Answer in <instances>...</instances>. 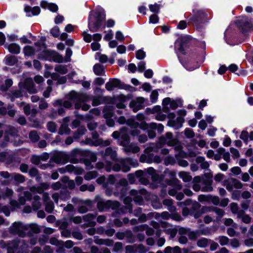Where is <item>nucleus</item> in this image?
I'll return each instance as SVG.
<instances>
[{"instance_id":"nucleus-5","label":"nucleus","mask_w":253,"mask_h":253,"mask_svg":"<svg viewBox=\"0 0 253 253\" xmlns=\"http://www.w3.org/2000/svg\"><path fill=\"white\" fill-rule=\"evenodd\" d=\"M28 247V245L25 240L15 239L9 241L7 253H23Z\"/></svg>"},{"instance_id":"nucleus-31","label":"nucleus","mask_w":253,"mask_h":253,"mask_svg":"<svg viewBox=\"0 0 253 253\" xmlns=\"http://www.w3.org/2000/svg\"><path fill=\"white\" fill-rule=\"evenodd\" d=\"M129 125L132 128H137L139 127L140 128L143 130L150 128L149 124H147L145 122H142L140 124H139L137 122H135L134 121H131L129 123Z\"/></svg>"},{"instance_id":"nucleus-11","label":"nucleus","mask_w":253,"mask_h":253,"mask_svg":"<svg viewBox=\"0 0 253 253\" xmlns=\"http://www.w3.org/2000/svg\"><path fill=\"white\" fill-rule=\"evenodd\" d=\"M120 164H121L122 170L124 172L129 171L130 170V167H136L138 165L137 160L131 158L121 160Z\"/></svg>"},{"instance_id":"nucleus-39","label":"nucleus","mask_w":253,"mask_h":253,"mask_svg":"<svg viewBox=\"0 0 253 253\" xmlns=\"http://www.w3.org/2000/svg\"><path fill=\"white\" fill-rule=\"evenodd\" d=\"M95 218V215L92 213H88L83 216V218L84 220L88 222L89 223L87 224L86 226H92L93 227L95 225V222L90 221L91 220Z\"/></svg>"},{"instance_id":"nucleus-27","label":"nucleus","mask_w":253,"mask_h":253,"mask_svg":"<svg viewBox=\"0 0 253 253\" xmlns=\"http://www.w3.org/2000/svg\"><path fill=\"white\" fill-rule=\"evenodd\" d=\"M116 191L113 193L115 196L123 199L126 195L128 191L127 187L120 186V187H116Z\"/></svg>"},{"instance_id":"nucleus-59","label":"nucleus","mask_w":253,"mask_h":253,"mask_svg":"<svg viewBox=\"0 0 253 253\" xmlns=\"http://www.w3.org/2000/svg\"><path fill=\"white\" fill-rule=\"evenodd\" d=\"M122 199H123L124 203L127 206L126 209L129 210V212H131L132 211V207L131 205V198L129 197H125Z\"/></svg>"},{"instance_id":"nucleus-26","label":"nucleus","mask_w":253,"mask_h":253,"mask_svg":"<svg viewBox=\"0 0 253 253\" xmlns=\"http://www.w3.org/2000/svg\"><path fill=\"white\" fill-rule=\"evenodd\" d=\"M11 181H13L15 185H18L25 181V177L20 173H12Z\"/></svg>"},{"instance_id":"nucleus-52","label":"nucleus","mask_w":253,"mask_h":253,"mask_svg":"<svg viewBox=\"0 0 253 253\" xmlns=\"http://www.w3.org/2000/svg\"><path fill=\"white\" fill-rule=\"evenodd\" d=\"M54 70L56 72L61 74H66L68 72V69L65 65H56Z\"/></svg>"},{"instance_id":"nucleus-38","label":"nucleus","mask_w":253,"mask_h":253,"mask_svg":"<svg viewBox=\"0 0 253 253\" xmlns=\"http://www.w3.org/2000/svg\"><path fill=\"white\" fill-rule=\"evenodd\" d=\"M145 171L151 176V178L153 181H157L159 180V176L153 168L150 167L147 169H145Z\"/></svg>"},{"instance_id":"nucleus-17","label":"nucleus","mask_w":253,"mask_h":253,"mask_svg":"<svg viewBox=\"0 0 253 253\" xmlns=\"http://www.w3.org/2000/svg\"><path fill=\"white\" fill-rule=\"evenodd\" d=\"M207 14L202 10H198L191 19V21L193 22L194 24L197 26L200 24L204 23L207 21Z\"/></svg>"},{"instance_id":"nucleus-15","label":"nucleus","mask_w":253,"mask_h":253,"mask_svg":"<svg viewBox=\"0 0 253 253\" xmlns=\"http://www.w3.org/2000/svg\"><path fill=\"white\" fill-rule=\"evenodd\" d=\"M223 185L228 191H232L233 188L241 189L243 187L242 183L234 178H230L225 180L223 182Z\"/></svg>"},{"instance_id":"nucleus-63","label":"nucleus","mask_w":253,"mask_h":253,"mask_svg":"<svg viewBox=\"0 0 253 253\" xmlns=\"http://www.w3.org/2000/svg\"><path fill=\"white\" fill-rule=\"evenodd\" d=\"M218 241L219 244L223 246L229 243V239L226 236H221L218 237Z\"/></svg>"},{"instance_id":"nucleus-19","label":"nucleus","mask_w":253,"mask_h":253,"mask_svg":"<svg viewBox=\"0 0 253 253\" xmlns=\"http://www.w3.org/2000/svg\"><path fill=\"white\" fill-rule=\"evenodd\" d=\"M26 236H32L34 234H38L41 232L40 226L36 223L25 224Z\"/></svg>"},{"instance_id":"nucleus-24","label":"nucleus","mask_w":253,"mask_h":253,"mask_svg":"<svg viewBox=\"0 0 253 253\" xmlns=\"http://www.w3.org/2000/svg\"><path fill=\"white\" fill-rule=\"evenodd\" d=\"M25 86L28 92L31 94L36 93L37 92V89L32 79H28L26 80Z\"/></svg>"},{"instance_id":"nucleus-50","label":"nucleus","mask_w":253,"mask_h":253,"mask_svg":"<svg viewBox=\"0 0 253 253\" xmlns=\"http://www.w3.org/2000/svg\"><path fill=\"white\" fill-rule=\"evenodd\" d=\"M102 139L93 140L90 138H87L84 141V143L90 146H99L101 144Z\"/></svg>"},{"instance_id":"nucleus-48","label":"nucleus","mask_w":253,"mask_h":253,"mask_svg":"<svg viewBox=\"0 0 253 253\" xmlns=\"http://www.w3.org/2000/svg\"><path fill=\"white\" fill-rule=\"evenodd\" d=\"M51 60L57 63H62L63 62V58L58 53L53 51L51 56Z\"/></svg>"},{"instance_id":"nucleus-36","label":"nucleus","mask_w":253,"mask_h":253,"mask_svg":"<svg viewBox=\"0 0 253 253\" xmlns=\"http://www.w3.org/2000/svg\"><path fill=\"white\" fill-rule=\"evenodd\" d=\"M124 147V150L125 152L126 153H129V152H132L133 153H136L138 152L140 150L139 147L136 146H133L132 145H127L126 146H123Z\"/></svg>"},{"instance_id":"nucleus-29","label":"nucleus","mask_w":253,"mask_h":253,"mask_svg":"<svg viewBox=\"0 0 253 253\" xmlns=\"http://www.w3.org/2000/svg\"><path fill=\"white\" fill-rule=\"evenodd\" d=\"M4 132L6 135H10L13 137H17L19 135L18 130L15 127L8 126L4 130Z\"/></svg>"},{"instance_id":"nucleus-6","label":"nucleus","mask_w":253,"mask_h":253,"mask_svg":"<svg viewBox=\"0 0 253 253\" xmlns=\"http://www.w3.org/2000/svg\"><path fill=\"white\" fill-rule=\"evenodd\" d=\"M120 204L117 201L101 200L97 202V207L99 211H107L110 209L115 210L118 209Z\"/></svg>"},{"instance_id":"nucleus-42","label":"nucleus","mask_w":253,"mask_h":253,"mask_svg":"<svg viewBox=\"0 0 253 253\" xmlns=\"http://www.w3.org/2000/svg\"><path fill=\"white\" fill-rule=\"evenodd\" d=\"M9 51L13 54H17L20 53V47L16 43H11L8 46Z\"/></svg>"},{"instance_id":"nucleus-45","label":"nucleus","mask_w":253,"mask_h":253,"mask_svg":"<svg viewBox=\"0 0 253 253\" xmlns=\"http://www.w3.org/2000/svg\"><path fill=\"white\" fill-rule=\"evenodd\" d=\"M210 242H211V239L201 238L197 241V245L200 248H205L208 246Z\"/></svg>"},{"instance_id":"nucleus-40","label":"nucleus","mask_w":253,"mask_h":253,"mask_svg":"<svg viewBox=\"0 0 253 253\" xmlns=\"http://www.w3.org/2000/svg\"><path fill=\"white\" fill-rule=\"evenodd\" d=\"M197 233L199 236L201 235L208 236L211 234V227H206L197 230Z\"/></svg>"},{"instance_id":"nucleus-55","label":"nucleus","mask_w":253,"mask_h":253,"mask_svg":"<svg viewBox=\"0 0 253 253\" xmlns=\"http://www.w3.org/2000/svg\"><path fill=\"white\" fill-rule=\"evenodd\" d=\"M29 174L31 177H36L37 179L41 178L39 174V170L35 167L32 168L29 171Z\"/></svg>"},{"instance_id":"nucleus-33","label":"nucleus","mask_w":253,"mask_h":253,"mask_svg":"<svg viewBox=\"0 0 253 253\" xmlns=\"http://www.w3.org/2000/svg\"><path fill=\"white\" fill-rule=\"evenodd\" d=\"M114 109L113 106H106L103 110L104 118L108 119L112 118L113 116V110Z\"/></svg>"},{"instance_id":"nucleus-61","label":"nucleus","mask_w":253,"mask_h":253,"mask_svg":"<svg viewBox=\"0 0 253 253\" xmlns=\"http://www.w3.org/2000/svg\"><path fill=\"white\" fill-rule=\"evenodd\" d=\"M45 205V210L48 213H51L54 210V204L52 201H48L44 204Z\"/></svg>"},{"instance_id":"nucleus-1","label":"nucleus","mask_w":253,"mask_h":253,"mask_svg":"<svg viewBox=\"0 0 253 253\" xmlns=\"http://www.w3.org/2000/svg\"><path fill=\"white\" fill-rule=\"evenodd\" d=\"M104 10H98L93 14H90L88 17V27L92 32L98 31L105 19Z\"/></svg>"},{"instance_id":"nucleus-20","label":"nucleus","mask_w":253,"mask_h":253,"mask_svg":"<svg viewBox=\"0 0 253 253\" xmlns=\"http://www.w3.org/2000/svg\"><path fill=\"white\" fill-rule=\"evenodd\" d=\"M170 179H166L167 183L172 186H174L177 189L181 190L182 185L180 184V181L175 178L176 172L174 171H171L169 172Z\"/></svg>"},{"instance_id":"nucleus-51","label":"nucleus","mask_w":253,"mask_h":253,"mask_svg":"<svg viewBox=\"0 0 253 253\" xmlns=\"http://www.w3.org/2000/svg\"><path fill=\"white\" fill-rule=\"evenodd\" d=\"M179 176L180 178H182L184 182H189L192 179V176L189 174V173L185 171H180L179 173Z\"/></svg>"},{"instance_id":"nucleus-12","label":"nucleus","mask_w":253,"mask_h":253,"mask_svg":"<svg viewBox=\"0 0 253 253\" xmlns=\"http://www.w3.org/2000/svg\"><path fill=\"white\" fill-rule=\"evenodd\" d=\"M145 99L142 97H137L132 100L129 103V107L133 112H136L144 107Z\"/></svg>"},{"instance_id":"nucleus-10","label":"nucleus","mask_w":253,"mask_h":253,"mask_svg":"<svg viewBox=\"0 0 253 253\" xmlns=\"http://www.w3.org/2000/svg\"><path fill=\"white\" fill-rule=\"evenodd\" d=\"M25 224L20 222H15L9 228V232L13 235H18L20 237L26 236Z\"/></svg>"},{"instance_id":"nucleus-21","label":"nucleus","mask_w":253,"mask_h":253,"mask_svg":"<svg viewBox=\"0 0 253 253\" xmlns=\"http://www.w3.org/2000/svg\"><path fill=\"white\" fill-rule=\"evenodd\" d=\"M120 140H118V143L121 146H126L129 144L130 138L128 133L127 132V129L123 127L121 129V135Z\"/></svg>"},{"instance_id":"nucleus-4","label":"nucleus","mask_w":253,"mask_h":253,"mask_svg":"<svg viewBox=\"0 0 253 253\" xmlns=\"http://www.w3.org/2000/svg\"><path fill=\"white\" fill-rule=\"evenodd\" d=\"M200 208L201 205L195 201L190 207H185L183 209L182 214L184 216L188 215H193L195 218H198L206 212V207H203L201 209Z\"/></svg>"},{"instance_id":"nucleus-34","label":"nucleus","mask_w":253,"mask_h":253,"mask_svg":"<svg viewBox=\"0 0 253 253\" xmlns=\"http://www.w3.org/2000/svg\"><path fill=\"white\" fill-rule=\"evenodd\" d=\"M29 138L33 143L38 142L40 139L39 133L37 130H31L29 134Z\"/></svg>"},{"instance_id":"nucleus-28","label":"nucleus","mask_w":253,"mask_h":253,"mask_svg":"<svg viewBox=\"0 0 253 253\" xmlns=\"http://www.w3.org/2000/svg\"><path fill=\"white\" fill-rule=\"evenodd\" d=\"M94 73L97 76H104L105 70L104 67L102 65L97 63L95 64L93 67Z\"/></svg>"},{"instance_id":"nucleus-32","label":"nucleus","mask_w":253,"mask_h":253,"mask_svg":"<svg viewBox=\"0 0 253 253\" xmlns=\"http://www.w3.org/2000/svg\"><path fill=\"white\" fill-rule=\"evenodd\" d=\"M53 105L54 107H61L63 106L66 108L69 109L70 108L72 105V103L69 101H63L61 99H58L55 100Z\"/></svg>"},{"instance_id":"nucleus-18","label":"nucleus","mask_w":253,"mask_h":253,"mask_svg":"<svg viewBox=\"0 0 253 253\" xmlns=\"http://www.w3.org/2000/svg\"><path fill=\"white\" fill-rule=\"evenodd\" d=\"M69 156L63 152L55 154L51 158V160L57 164H65L68 161Z\"/></svg>"},{"instance_id":"nucleus-2","label":"nucleus","mask_w":253,"mask_h":253,"mask_svg":"<svg viewBox=\"0 0 253 253\" xmlns=\"http://www.w3.org/2000/svg\"><path fill=\"white\" fill-rule=\"evenodd\" d=\"M69 98L75 103V108L76 110L82 108L84 111H87L90 107V105L84 103L89 99L88 96L85 94L72 91L69 94Z\"/></svg>"},{"instance_id":"nucleus-7","label":"nucleus","mask_w":253,"mask_h":253,"mask_svg":"<svg viewBox=\"0 0 253 253\" xmlns=\"http://www.w3.org/2000/svg\"><path fill=\"white\" fill-rule=\"evenodd\" d=\"M103 159L106 161L108 165H111V161H117L118 160L117 154L115 150L109 147L105 149L104 151L100 153Z\"/></svg>"},{"instance_id":"nucleus-8","label":"nucleus","mask_w":253,"mask_h":253,"mask_svg":"<svg viewBox=\"0 0 253 253\" xmlns=\"http://www.w3.org/2000/svg\"><path fill=\"white\" fill-rule=\"evenodd\" d=\"M32 199V195L29 192H25L23 196H21L19 198V202L16 200H11L10 201V204L12 207V210H15L16 209H20V206L24 205L26 201H31Z\"/></svg>"},{"instance_id":"nucleus-3","label":"nucleus","mask_w":253,"mask_h":253,"mask_svg":"<svg viewBox=\"0 0 253 253\" xmlns=\"http://www.w3.org/2000/svg\"><path fill=\"white\" fill-rule=\"evenodd\" d=\"M160 146H164L167 144L169 146L174 147V149L177 152L182 151L183 147L179 140L174 137L173 134L170 132H167L165 135H162L159 139Z\"/></svg>"},{"instance_id":"nucleus-43","label":"nucleus","mask_w":253,"mask_h":253,"mask_svg":"<svg viewBox=\"0 0 253 253\" xmlns=\"http://www.w3.org/2000/svg\"><path fill=\"white\" fill-rule=\"evenodd\" d=\"M163 146H160V143L159 141L158 143L153 144L151 146L148 147L146 149V152H148L149 153H151L152 152H158L160 148H162Z\"/></svg>"},{"instance_id":"nucleus-41","label":"nucleus","mask_w":253,"mask_h":253,"mask_svg":"<svg viewBox=\"0 0 253 253\" xmlns=\"http://www.w3.org/2000/svg\"><path fill=\"white\" fill-rule=\"evenodd\" d=\"M138 192L137 190H131L130 191L131 195L134 196L133 198L134 201L136 203L140 205L143 202V199L141 196L138 195Z\"/></svg>"},{"instance_id":"nucleus-13","label":"nucleus","mask_w":253,"mask_h":253,"mask_svg":"<svg viewBox=\"0 0 253 253\" xmlns=\"http://www.w3.org/2000/svg\"><path fill=\"white\" fill-rule=\"evenodd\" d=\"M35 44L36 46H39L41 47V48L43 49V51L39 54V59L51 61V56L53 51H50L46 49V45L45 42L41 43L38 42H36Z\"/></svg>"},{"instance_id":"nucleus-64","label":"nucleus","mask_w":253,"mask_h":253,"mask_svg":"<svg viewBox=\"0 0 253 253\" xmlns=\"http://www.w3.org/2000/svg\"><path fill=\"white\" fill-rule=\"evenodd\" d=\"M50 33L53 37H58L60 34L59 28L57 26H54L50 30Z\"/></svg>"},{"instance_id":"nucleus-60","label":"nucleus","mask_w":253,"mask_h":253,"mask_svg":"<svg viewBox=\"0 0 253 253\" xmlns=\"http://www.w3.org/2000/svg\"><path fill=\"white\" fill-rule=\"evenodd\" d=\"M137 247V253H146L148 250L149 248L146 247L142 244H134V247Z\"/></svg>"},{"instance_id":"nucleus-30","label":"nucleus","mask_w":253,"mask_h":253,"mask_svg":"<svg viewBox=\"0 0 253 253\" xmlns=\"http://www.w3.org/2000/svg\"><path fill=\"white\" fill-rule=\"evenodd\" d=\"M203 183L205 185V186L203 187L202 188V191L204 192H210L213 189L211 185L212 183V179H203Z\"/></svg>"},{"instance_id":"nucleus-14","label":"nucleus","mask_w":253,"mask_h":253,"mask_svg":"<svg viewBox=\"0 0 253 253\" xmlns=\"http://www.w3.org/2000/svg\"><path fill=\"white\" fill-rule=\"evenodd\" d=\"M235 24L241 31L244 34L248 32L252 27V23L246 17L237 20Z\"/></svg>"},{"instance_id":"nucleus-57","label":"nucleus","mask_w":253,"mask_h":253,"mask_svg":"<svg viewBox=\"0 0 253 253\" xmlns=\"http://www.w3.org/2000/svg\"><path fill=\"white\" fill-rule=\"evenodd\" d=\"M80 190L83 192L86 190H88L90 192H93L95 190V187L93 184H90L89 185L84 184L80 186Z\"/></svg>"},{"instance_id":"nucleus-23","label":"nucleus","mask_w":253,"mask_h":253,"mask_svg":"<svg viewBox=\"0 0 253 253\" xmlns=\"http://www.w3.org/2000/svg\"><path fill=\"white\" fill-rule=\"evenodd\" d=\"M184 122V119L182 117H178L175 120H169L168 122V125L173 127L175 129H178L182 127Z\"/></svg>"},{"instance_id":"nucleus-62","label":"nucleus","mask_w":253,"mask_h":253,"mask_svg":"<svg viewBox=\"0 0 253 253\" xmlns=\"http://www.w3.org/2000/svg\"><path fill=\"white\" fill-rule=\"evenodd\" d=\"M101 232H105L108 236H112L115 233V230L112 228L105 230V229L101 228L98 229V233H101Z\"/></svg>"},{"instance_id":"nucleus-49","label":"nucleus","mask_w":253,"mask_h":253,"mask_svg":"<svg viewBox=\"0 0 253 253\" xmlns=\"http://www.w3.org/2000/svg\"><path fill=\"white\" fill-rule=\"evenodd\" d=\"M150 128L157 129L159 133H161L164 130V126L161 124H157L155 123H151L149 124Z\"/></svg>"},{"instance_id":"nucleus-47","label":"nucleus","mask_w":253,"mask_h":253,"mask_svg":"<svg viewBox=\"0 0 253 253\" xmlns=\"http://www.w3.org/2000/svg\"><path fill=\"white\" fill-rule=\"evenodd\" d=\"M18 62L17 57L14 55H10L5 58V64L8 66H12Z\"/></svg>"},{"instance_id":"nucleus-9","label":"nucleus","mask_w":253,"mask_h":253,"mask_svg":"<svg viewBox=\"0 0 253 253\" xmlns=\"http://www.w3.org/2000/svg\"><path fill=\"white\" fill-rule=\"evenodd\" d=\"M114 87H118L120 89L129 90L132 87L129 85H126L122 83L120 80L117 79H113L105 84V88L107 90L111 91Z\"/></svg>"},{"instance_id":"nucleus-22","label":"nucleus","mask_w":253,"mask_h":253,"mask_svg":"<svg viewBox=\"0 0 253 253\" xmlns=\"http://www.w3.org/2000/svg\"><path fill=\"white\" fill-rule=\"evenodd\" d=\"M6 94L11 102L14 101L17 98H21L23 96L22 90L19 89H12L7 92Z\"/></svg>"},{"instance_id":"nucleus-37","label":"nucleus","mask_w":253,"mask_h":253,"mask_svg":"<svg viewBox=\"0 0 253 253\" xmlns=\"http://www.w3.org/2000/svg\"><path fill=\"white\" fill-rule=\"evenodd\" d=\"M205 158L199 156L196 159V162L200 164V167L202 169H208L210 166L209 163L205 161Z\"/></svg>"},{"instance_id":"nucleus-35","label":"nucleus","mask_w":253,"mask_h":253,"mask_svg":"<svg viewBox=\"0 0 253 253\" xmlns=\"http://www.w3.org/2000/svg\"><path fill=\"white\" fill-rule=\"evenodd\" d=\"M33 201L32 202V208L34 211H37L38 210L40 209L41 207V203L40 201L41 198L38 195L34 196L33 198Z\"/></svg>"},{"instance_id":"nucleus-53","label":"nucleus","mask_w":253,"mask_h":253,"mask_svg":"<svg viewBox=\"0 0 253 253\" xmlns=\"http://www.w3.org/2000/svg\"><path fill=\"white\" fill-rule=\"evenodd\" d=\"M71 132L70 129L65 124H62L60 127L58 133L62 135L63 134H69Z\"/></svg>"},{"instance_id":"nucleus-25","label":"nucleus","mask_w":253,"mask_h":253,"mask_svg":"<svg viewBox=\"0 0 253 253\" xmlns=\"http://www.w3.org/2000/svg\"><path fill=\"white\" fill-rule=\"evenodd\" d=\"M206 211L214 212L217 215V220H219L225 214L224 210L216 207H206Z\"/></svg>"},{"instance_id":"nucleus-58","label":"nucleus","mask_w":253,"mask_h":253,"mask_svg":"<svg viewBox=\"0 0 253 253\" xmlns=\"http://www.w3.org/2000/svg\"><path fill=\"white\" fill-rule=\"evenodd\" d=\"M98 176V173L95 171H91L85 174L84 178L85 180H90L96 178Z\"/></svg>"},{"instance_id":"nucleus-56","label":"nucleus","mask_w":253,"mask_h":253,"mask_svg":"<svg viewBox=\"0 0 253 253\" xmlns=\"http://www.w3.org/2000/svg\"><path fill=\"white\" fill-rule=\"evenodd\" d=\"M24 52L25 55L31 56L35 54V49L31 46L27 45L24 49Z\"/></svg>"},{"instance_id":"nucleus-16","label":"nucleus","mask_w":253,"mask_h":253,"mask_svg":"<svg viewBox=\"0 0 253 253\" xmlns=\"http://www.w3.org/2000/svg\"><path fill=\"white\" fill-rule=\"evenodd\" d=\"M189 38L187 37L181 38L179 41L176 42L175 48L182 54L185 55V51L189 46Z\"/></svg>"},{"instance_id":"nucleus-46","label":"nucleus","mask_w":253,"mask_h":253,"mask_svg":"<svg viewBox=\"0 0 253 253\" xmlns=\"http://www.w3.org/2000/svg\"><path fill=\"white\" fill-rule=\"evenodd\" d=\"M163 203L164 205L168 207V210L170 212H173L175 211L176 208L173 205V201L171 199H165L163 200Z\"/></svg>"},{"instance_id":"nucleus-44","label":"nucleus","mask_w":253,"mask_h":253,"mask_svg":"<svg viewBox=\"0 0 253 253\" xmlns=\"http://www.w3.org/2000/svg\"><path fill=\"white\" fill-rule=\"evenodd\" d=\"M125 237L126 242L128 243H133L135 241V237L130 230H126L125 232Z\"/></svg>"},{"instance_id":"nucleus-54","label":"nucleus","mask_w":253,"mask_h":253,"mask_svg":"<svg viewBox=\"0 0 253 253\" xmlns=\"http://www.w3.org/2000/svg\"><path fill=\"white\" fill-rule=\"evenodd\" d=\"M140 161L141 162L151 163L152 162V156L150 153H149L147 155H142L140 157Z\"/></svg>"}]
</instances>
